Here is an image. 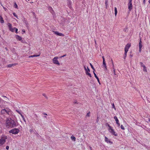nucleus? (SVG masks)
Wrapping results in <instances>:
<instances>
[{"instance_id":"obj_1","label":"nucleus","mask_w":150,"mask_h":150,"mask_svg":"<svg viewBox=\"0 0 150 150\" xmlns=\"http://www.w3.org/2000/svg\"><path fill=\"white\" fill-rule=\"evenodd\" d=\"M6 127H8L11 128L15 127L16 126V124L14 120H12L11 118H7L6 120Z\"/></svg>"},{"instance_id":"obj_2","label":"nucleus","mask_w":150,"mask_h":150,"mask_svg":"<svg viewBox=\"0 0 150 150\" xmlns=\"http://www.w3.org/2000/svg\"><path fill=\"white\" fill-rule=\"evenodd\" d=\"M1 114L4 115L6 113H7L8 115H10L11 114V110L9 108H6L1 110Z\"/></svg>"},{"instance_id":"obj_3","label":"nucleus","mask_w":150,"mask_h":150,"mask_svg":"<svg viewBox=\"0 0 150 150\" xmlns=\"http://www.w3.org/2000/svg\"><path fill=\"white\" fill-rule=\"evenodd\" d=\"M7 139V137L6 135H2L0 139V146H1L4 144L6 142V139Z\"/></svg>"},{"instance_id":"obj_4","label":"nucleus","mask_w":150,"mask_h":150,"mask_svg":"<svg viewBox=\"0 0 150 150\" xmlns=\"http://www.w3.org/2000/svg\"><path fill=\"white\" fill-rule=\"evenodd\" d=\"M20 130L18 128H13L9 131V132L10 133H12L13 134H18Z\"/></svg>"},{"instance_id":"obj_5","label":"nucleus","mask_w":150,"mask_h":150,"mask_svg":"<svg viewBox=\"0 0 150 150\" xmlns=\"http://www.w3.org/2000/svg\"><path fill=\"white\" fill-rule=\"evenodd\" d=\"M132 0H129V2L128 4V8L129 11H130L132 8Z\"/></svg>"},{"instance_id":"obj_6","label":"nucleus","mask_w":150,"mask_h":150,"mask_svg":"<svg viewBox=\"0 0 150 150\" xmlns=\"http://www.w3.org/2000/svg\"><path fill=\"white\" fill-rule=\"evenodd\" d=\"M109 131L110 132L112 135H114L115 136H117V134L116 132H115L114 130L112 128L110 130H109Z\"/></svg>"},{"instance_id":"obj_7","label":"nucleus","mask_w":150,"mask_h":150,"mask_svg":"<svg viewBox=\"0 0 150 150\" xmlns=\"http://www.w3.org/2000/svg\"><path fill=\"white\" fill-rule=\"evenodd\" d=\"M58 58V57H54L53 59V62L54 64L59 65V64L57 60V59Z\"/></svg>"},{"instance_id":"obj_8","label":"nucleus","mask_w":150,"mask_h":150,"mask_svg":"<svg viewBox=\"0 0 150 150\" xmlns=\"http://www.w3.org/2000/svg\"><path fill=\"white\" fill-rule=\"evenodd\" d=\"M139 52H141V49L142 46V38H140L139 40Z\"/></svg>"},{"instance_id":"obj_9","label":"nucleus","mask_w":150,"mask_h":150,"mask_svg":"<svg viewBox=\"0 0 150 150\" xmlns=\"http://www.w3.org/2000/svg\"><path fill=\"white\" fill-rule=\"evenodd\" d=\"M131 44H130L128 43L125 46V51L127 50V52L128 51V49L130 47Z\"/></svg>"},{"instance_id":"obj_10","label":"nucleus","mask_w":150,"mask_h":150,"mask_svg":"<svg viewBox=\"0 0 150 150\" xmlns=\"http://www.w3.org/2000/svg\"><path fill=\"white\" fill-rule=\"evenodd\" d=\"M105 141L107 143H110L111 144H112V142L109 139L106 137H105Z\"/></svg>"},{"instance_id":"obj_11","label":"nucleus","mask_w":150,"mask_h":150,"mask_svg":"<svg viewBox=\"0 0 150 150\" xmlns=\"http://www.w3.org/2000/svg\"><path fill=\"white\" fill-rule=\"evenodd\" d=\"M114 119L116 121V124L118 125V127L120 126V124L119 123V120L117 118V117L115 116L114 117Z\"/></svg>"},{"instance_id":"obj_12","label":"nucleus","mask_w":150,"mask_h":150,"mask_svg":"<svg viewBox=\"0 0 150 150\" xmlns=\"http://www.w3.org/2000/svg\"><path fill=\"white\" fill-rule=\"evenodd\" d=\"M54 34L59 36H64V35L62 33H59L57 31L54 32Z\"/></svg>"},{"instance_id":"obj_13","label":"nucleus","mask_w":150,"mask_h":150,"mask_svg":"<svg viewBox=\"0 0 150 150\" xmlns=\"http://www.w3.org/2000/svg\"><path fill=\"white\" fill-rule=\"evenodd\" d=\"M16 38L19 41H21L22 39L21 37L18 35L16 36Z\"/></svg>"},{"instance_id":"obj_14","label":"nucleus","mask_w":150,"mask_h":150,"mask_svg":"<svg viewBox=\"0 0 150 150\" xmlns=\"http://www.w3.org/2000/svg\"><path fill=\"white\" fill-rule=\"evenodd\" d=\"M94 76H95V78L97 79V81H98V82L99 83V84H100V81H99V79L98 78V77L96 75V74L95 73V72H94Z\"/></svg>"},{"instance_id":"obj_15","label":"nucleus","mask_w":150,"mask_h":150,"mask_svg":"<svg viewBox=\"0 0 150 150\" xmlns=\"http://www.w3.org/2000/svg\"><path fill=\"white\" fill-rule=\"evenodd\" d=\"M0 22L2 23H4V22L3 18L1 16H0Z\"/></svg>"},{"instance_id":"obj_16","label":"nucleus","mask_w":150,"mask_h":150,"mask_svg":"<svg viewBox=\"0 0 150 150\" xmlns=\"http://www.w3.org/2000/svg\"><path fill=\"white\" fill-rule=\"evenodd\" d=\"M71 139L74 142L76 141V138L73 135H72L71 136Z\"/></svg>"},{"instance_id":"obj_17","label":"nucleus","mask_w":150,"mask_h":150,"mask_svg":"<svg viewBox=\"0 0 150 150\" xmlns=\"http://www.w3.org/2000/svg\"><path fill=\"white\" fill-rule=\"evenodd\" d=\"M16 65V64H9L7 65V67H11L12 66H15Z\"/></svg>"},{"instance_id":"obj_18","label":"nucleus","mask_w":150,"mask_h":150,"mask_svg":"<svg viewBox=\"0 0 150 150\" xmlns=\"http://www.w3.org/2000/svg\"><path fill=\"white\" fill-rule=\"evenodd\" d=\"M115 16H116V15L117 14V8L116 7H115Z\"/></svg>"},{"instance_id":"obj_19","label":"nucleus","mask_w":150,"mask_h":150,"mask_svg":"<svg viewBox=\"0 0 150 150\" xmlns=\"http://www.w3.org/2000/svg\"><path fill=\"white\" fill-rule=\"evenodd\" d=\"M103 65L105 68L106 69H107L106 64L105 62H103Z\"/></svg>"},{"instance_id":"obj_20","label":"nucleus","mask_w":150,"mask_h":150,"mask_svg":"<svg viewBox=\"0 0 150 150\" xmlns=\"http://www.w3.org/2000/svg\"><path fill=\"white\" fill-rule=\"evenodd\" d=\"M127 50H126L125 51V53L124 55V59H125L126 58V57L127 54Z\"/></svg>"},{"instance_id":"obj_21","label":"nucleus","mask_w":150,"mask_h":150,"mask_svg":"<svg viewBox=\"0 0 150 150\" xmlns=\"http://www.w3.org/2000/svg\"><path fill=\"white\" fill-rule=\"evenodd\" d=\"M8 26L9 28V29H10V28H12V25L11 24L8 23Z\"/></svg>"},{"instance_id":"obj_22","label":"nucleus","mask_w":150,"mask_h":150,"mask_svg":"<svg viewBox=\"0 0 150 150\" xmlns=\"http://www.w3.org/2000/svg\"><path fill=\"white\" fill-rule=\"evenodd\" d=\"M143 67V71H145L146 72L147 71L146 70V67L145 66H144Z\"/></svg>"},{"instance_id":"obj_23","label":"nucleus","mask_w":150,"mask_h":150,"mask_svg":"<svg viewBox=\"0 0 150 150\" xmlns=\"http://www.w3.org/2000/svg\"><path fill=\"white\" fill-rule=\"evenodd\" d=\"M15 29L14 28H10L9 30L11 31L12 32H14L15 31Z\"/></svg>"},{"instance_id":"obj_24","label":"nucleus","mask_w":150,"mask_h":150,"mask_svg":"<svg viewBox=\"0 0 150 150\" xmlns=\"http://www.w3.org/2000/svg\"><path fill=\"white\" fill-rule=\"evenodd\" d=\"M13 16H15L16 18H18V16L17 15L16 13L14 12V13H13Z\"/></svg>"},{"instance_id":"obj_25","label":"nucleus","mask_w":150,"mask_h":150,"mask_svg":"<svg viewBox=\"0 0 150 150\" xmlns=\"http://www.w3.org/2000/svg\"><path fill=\"white\" fill-rule=\"evenodd\" d=\"M108 1L107 0L106 1L105 4V5H106V8H107V6L108 5Z\"/></svg>"},{"instance_id":"obj_26","label":"nucleus","mask_w":150,"mask_h":150,"mask_svg":"<svg viewBox=\"0 0 150 150\" xmlns=\"http://www.w3.org/2000/svg\"><path fill=\"white\" fill-rule=\"evenodd\" d=\"M14 7L16 8H18V6L15 3H14Z\"/></svg>"},{"instance_id":"obj_27","label":"nucleus","mask_w":150,"mask_h":150,"mask_svg":"<svg viewBox=\"0 0 150 150\" xmlns=\"http://www.w3.org/2000/svg\"><path fill=\"white\" fill-rule=\"evenodd\" d=\"M120 127H121V129L123 130H125L124 127L122 125H121Z\"/></svg>"},{"instance_id":"obj_28","label":"nucleus","mask_w":150,"mask_h":150,"mask_svg":"<svg viewBox=\"0 0 150 150\" xmlns=\"http://www.w3.org/2000/svg\"><path fill=\"white\" fill-rule=\"evenodd\" d=\"M14 28L15 30V33H18V29L17 28H16L15 27H14Z\"/></svg>"},{"instance_id":"obj_29","label":"nucleus","mask_w":150,"mask_h":150,"mask_svg":"<svg viewBox=\"0 0 150 150\" xmlns=\"http://www.w3.org/2000/svg\"><path fill=\"white\" fill-rule=\"evenodd\" d=\"M111 62H112V64L113 69H115L114 64H113V61H112V59H111Z\"/></svg>"},{"instance_id":"obj_30","label":"nucleus","mask_w":150,"mask_h":150,"mask_svg":"<svg viewBox=\"0 0 150 150\" xmlns=\"http://www.w3.org/2000/svg\"><path fill=\"white\" fill-rule=\"evenodd\" d=\"M140 65L141 67H144V66H145L144 64H143V63L142 62H140Z\"/></svg>"},{"instance_id":"obj_31","label":"nucleus","mask_w":150,"mask_h":150,"mask_svg":"<svg viewBox=\"0 0 150 150\" xmlns=\"http://www.w3.org/2000/svg\"><path fill=\"white\" fill-rule=\"evenodd\" d=\"M39 56V55H32V56H30L29 57H34L38 56Z\"/></svg>"},{"instance_id":"obj_32","label":"nucleus","mask_w":150,"mask_h":150,"mask_svg":"<svg viewBox=\"0 0 150 150\" xmlns=\"http://www.w3.org/2000/svg\"><path fill=\"white\" fill-rule=\"evenodd\" d=\"M90 65L91 66V68L92 69H94V67L93 66V65L91 63H90Z\"/></svg>"},{"instance_id":"obj_33","label":"nucleus","mask_w":150,"mask_h":150,"mask_svg":"<svg viewBox=\"0 0 150 150\" xmlns=\"http://www.w3.org/2000/svg\"><path fill=\"white\" fill-rule=\"evenodd\" d=\"M108 127H109V128L108 129V130H110L112 128V127L109 125H108Z\"/></svg>"},{"instance_id":"obj_34","label":"nucleus","mask_w":150,"mask_h":150,"mask_svg":"<svg viewBox=\"0 0 150 150\" xmlns=\"http://www.w3.org/2000/svg\"><path fill=\"white\" fill-rule=\"evenodd\" d=\"M90 112H89L87 114V115H86V116H87V117H89L90 116Z\"/></svg>"},{"instance_id":"obj_35","label":"nucleus","mask_w":150,"mask_h":150,"mask_svg":"<svg viewBox=\"0 0 150 150\" xmlns=\"http://www.w3.org/2000/svg\"><path fill=\"white\" fill-rule=\"evenodd\" d=\"M16 111L18 112V113L20 115H21V114H22L18 110H16Z\"/></svg>"},{"instance_id":"obj_36","label":"nucleus","mask_w":150,"mask_h":150,"mask_svg":"<svg viewBox=\"0 0 150 150\" xmlns=\"http://www.w3.org/2000/svg\"><path fill=\"white\" fill-rule=\"evenodd\" d=\"M87 75H88L90 77H91V74L90 73H89L88 74H87Z\"/></svg>"},{"instance_id":"obj_37","label":"nucleus","mask_w":150,"mask_h":150,"mask_svg":"<svg viewBox=\"0 0 150 150\" xmlns=\"http://www.w3.org/2000/svg\"><path fill=\"white\" fill-rule=\"evenodd\" d=\"M43 96H45V98H47V96L45 95V94L44 93H43L42 94Z\"/></svg>"},{"instance_id":"obj_38","label":"nucleus","mask_w":150,"mask_h":150,"mask_svg":"<svg viewBox=\"0 0 150 150\" xmlns=\"http://www.w3.org/2000/svg\"><path fill=\"white\" fill-rule=\"evenodd\" d=\"M49 9L50 10H52V11H53L52 8L50 6L49 8Z\"/></svg>"},{"instance_id":"obj_39","label":"nucleus","mask_w":150,"mask_h":150,"mask_svg":"<svg viewBox=\"0 0 150 150\" xmlns=\"http://www.w3.org/2000/svg\"><path fill=\"white\" fill-rule=\"evenodd\" d=\"M85 72L86 75H87L89 73V72L87 70L85 71Z\"/></svg>"},{"instance_id":"obj_40","label":"nucleus","mask_w":150,"mask_h":150,"mask_svg":"<svg viewBox=\"0 0 150 150\" xmlns=\"http://www.w3.org/2000/svg\"><path fill=\"white\" fill-rule=\"evenodd\" d=\"M29 132H30V133H32V132H33V130L32 129H30L29 130Z\"/></svg>"},{"instance_id":"obj_41","label":"nucleus","mask_w":150,"mask_h":150,"mask_svg":"<svg viewBox=\"0 0 150 150\" xmlns=\"http://www.w3.org/2000/svg\"><path fill=\"white\" fill-rule=\"evenodd\" d=\"M9 148V146H7L6 147V149L7 150H8V149Z\"/></svg>"},{"instance_id":"obj_42","label":"nucleus","mask_w":150,"mask_h":150,"mask_svg":"<svg viewBox=\"0 0 150 150\" xmlns=\"http://www.w3.org/2000/svg\"><path fill=\"white\" fill-rule=\"evenodd\" d=\"M35 134L38 137V136L39 134H38V133L37 132H36L35 133Z\"/></svg>"},{"instance_id":"obj_43","label":"nucleus","mask_w":150,"mask_h":150,"mask_svg":"<svg viewBox=\"0 0 150 150\" xmlns=\"http://www.w3.org/2000/svg\"><path fill=\"white\" fill-rule=\"evenodd\" d=\"M112 108H114L115 110L116 108H115V105L113 103V105H112Z\"/></svg>"},{"instance_id":"obj_44","label":"nucleus","mask_w":150,"mask_h":150,"mask_svg":"<svg viewBox=\"0 0 150 150\" xmlns=\"http://www.w3.org/2000/svg\"><path fill=\"white\" fill-rule=\"evenodd\" d=\"M66 55V54H65V55H63V56H61L60 57V58H62V57H64Z\"/></svg>"},{"instance_id":"obj_45","label":"nucleus","mask_w":150,"mask_h":150,"mask_svg":"<svg viewBox=\"0 0 150 150\" xmlns=\"http://www.w3.org/2000/svg\"><path fill=\"white\" fill-rule=\"evenodd\" d=\"M74 104H78V103H77V102L76 100L74 101Z\"/></svg>"},{"instance_id":"obj_46","label":"nucleus","mask_w":150,"mask_h":150,"mask_svg":"<svg viewBox=\"0 0 150 150\" xmlns=\"http://www.w3.org/2000/svg\"><path fill=\"white\" fill-rule=\"evenodd\" d=\"M102 58L103 59V62H105V58L104 56L102 57Z\"/></svg>"},{"instance_id":"obj_47","label":"nucleus","mask_w":150,"mask_h":150,"mask_svg":"<svg viewBox=\"0 0 150 150\" xmlns=\"http://www.w3.org/2000/svg\"><path fill=\"white\" fill-rule=\"evenodd\" d=\"M21 115L22 117V118H23V119H24V117L22 114H21Z\"/></svg>"},{"instance_id":"obj_48","label":"nucleus","mask_w":150,"mask_h":150,"mask_svg":"<svg viewBox=\"0 0 150 150\" xmlns=\"http://www.w3.org/2000/svg\"><path fill=\"white\" fill-rule=\"evenodd\" d=\"M84 68L85 71L87 70V69L86 68L85 66H84Z\"/></svg>"},{"instance_id":"obj_49","label":"nucleus","mask_w":150,"mask_h":150,"mask_svg":"<svg viewBox=\"0 0 150 150\" xmlns=\"http://www.w3.org/2000/svg\"><path fill=\"white\" fill-rule=\"evenodd\" d=\"M87 70L88 71V72H90V70L88 68V67H87Z\"/></svg>"},{"instance_id":"obj_50","label":"nucleus","mask_w":150,"mask_h":150,"mask_svg":"<svg viewBox=\"0 0 150 150\" xmlns=\"http://www.w3.org/2000/svg\"><path fill=\"white\" fill-rule=\"evenodd\" d=\"M33 15L35 17V16H35L36 15H35V12H33Z\"/></svg>"},{"instance_id":"obj_51","label":"nucleus","mask_w":150,"mask_h":150,"mask_svg":"<svg viewBox=\"0 0 150 150\" xmlns=\"http://www.w3.org/2000/svg\"><path fill=\"white\" fill-rule=\"evenodd\" d=\"M113 71L114 73H115V69H113Z\"/></svg>"},{"instance_id":"obj_52","label":"nucleus","mask_w":150,"mask_h":150,"mask_svg":"<svg viewBox=\"0 0 150 150\" xmlns=\"http://www.w3.org/2000/svg\"><path fill=\"white\" fill-rule=\"evenodd\" d=\"M93 73L94 74V72H95V71L94 68V69H93Z\"/></svg>"},{"instance_id":"obj_53","label":"nucleus","mask_w":150,"mask_h":150,"mask_svg":"<svg viewBox=\"0 0 150 150\" xmlns=\"http://www.w3.org/2000/svg\"><path fill=\"white\" fill-rule=\"evenodd\" d=\"M22 31H23V33H25V31L24 30H22Z\"/></svg>"},{"instance_id":"obj_54","label":"nucleus","mask_w":150,"mask_h":150,"mask_svg":"<svg viewBox=\"0 0 150 150\" xmlns=\"http://www.w3.org/2000/svg\"><path fill=\"white\" fill-rule=\"evenodd\" d=\"M43 114H44V115H47V114H46V113H43Z\"/></svg>"},{"instance_id":"obj_55","label":"nucleus","mask_w":150,"mask_h":150,"mask_svg":"<svg viewBox=\"0 0 150 150\" xmlns=\"http://www.w3.org/2000/svg\"><path fill=\"white\" fill-rule=\"evenodd\" d=\"M94 41H95V43L96 44V41L95 40H94Z\"/></svg>"},{"instance_id":"obj_56","label":"nucleus","mask_w":150,"mask_h":150,"mask_svg":"<svg viewBox=\"0 0 150 150\" xmlns=\"http://www.w3.org/2000/svg\"><path fill=\"white\" fill-rule=\"evenodd\" d=\"M130 56L131 57H132V55H131V54H130Z\"/></svg>"},{"instance_id":"obj_57","label":"nucleus","mask_w":150,"mask_h":150,"mask_svg":"<svg viewBox=\"0 0 150 150\" xmlns=\"http://www.w3.org/2000/svg\"><path fill=\"white\" fill-rule=\"evenodd\" d=\"M108 125H109L108 123H106V125L108 126Z\"/></svg>"},{"instance_id":"obj_58","label":"nucleus","mask_w":150,"mask_h":150,"mask_svg":"<svg viewBox=\"0 0 150 150\" xmlns=\"http://www.w3.org/2000/svg\"><path fill=\"white\" fill-rule=\"evenodd\" d=\"M5 48V49H6V50H8V49H7V48L6 47Z\"/></svg>"},{"instance_id":"obj_59","label":"nucleus","mask_w":150,"mask_h":150,"mask_svg":"<svg viewBox=\"0 0 150 150\" xmlns=\"http://www.w3.org/2000/svg\"><path fill=\"white\" fill-rule=\"evenodd\" d=\"M149 3L150 4V0H149Z\"/></svg>"},{"instance_id":"obj_60","label":"nucleus","mask_w":150,"mask_h":150,"mask_svg":"<svg viewBox=\"0 0 150 150\" xmlns=\"http://www.w3.org/2000/svg\"><path fill=\"white\" fill-rule=\"evenodd\" d=\"M145 2V0H144L143 2L144 3Z\"/></svg>"},{"instance_id":"obj_61","label":"nucleus","mask_w":150,"mask_h":150,"mask_svg":"<svg viewBox=\"0 0 150 150\" xmlns=\"http://www.w3.org/2000/svg\"><path fill=\"white\" fill-rule=\"evenodd\" d=\"M90 148L91 149V147L90 146Z\"/></svg>"},{"instance_id":"obj_62","label":"nucleus","mask_w":150,"mask_h":150,"mask_svg":"<svg viewBox=\"0 0 150 150\" xmlns=\"http://www.w3.org/2000/svg\"><path fill=\"white\" fill-rule=\"evenodd\" d=\"M38 122V121H37V122H36V123H37Z\"/></svg>"},{"instance_id":"obj_63","label":"nucleus","mask_w":150,"mask_h":150,"mask_svg":"<svg viewBox=\"0 0 150 150\" xmlns=\"http://www.w3.org/2000/svg\"><path fill=\"white\" fill-rule=\"evenodd\" d=\"M114 75H116L115 73H114Z\"/></svg>"},{"instance_id":"obj_64","label":"nucleus","mask_w":150,"mask_h":150,"mask_svg":"<svg viewBox=\"0 0 150 150\" xmlns=\"http://www.w3.org/2000/svg\"><path fill=\"white\" fill-rule=\"evenodd\" d=\"M23 120H24V121H25V119H23Z\"/></svg>"}]
</instances>
